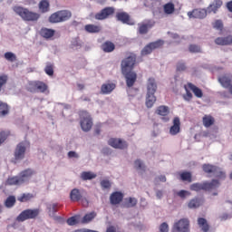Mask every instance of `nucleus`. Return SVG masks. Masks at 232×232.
Here are the masks:
<instances>
[{
  "label": "nucleus",
  "mask_w": 232,
  "mask_h": 232,
  "mask_svg": "<svg viewBox=\"0 0 232 232\" xmlns=\"http://www.w3.org/2000/svg\"><path fill=\"white\" fill-rule=\"evenodd\" d=\"M135 64H137V54L127 53L126 57L121 61V68L128 88H131L137 82V72H133Z\"/></svg>",
  "instance_id": "obj_1"
},
{
  "label": "nucleus",
  "mask_w": 232,
  "mask_h": 232,
  "mask_svg": "<svg viewBox=\"0 0 232 232\" xmlns=\"http://www.w3.org/2000/svg\"><path fill=\"white\" fill-rule=\"evenodd\" d=\"M34 175H35L34 169H26L21 171L18 176L9 177L5 181V184L7 186H22L24 182H28Z\"/></svg>",
  "instance_id": "obj_2"
},
{
  "label": "nucleus",
  "mask_w": 232,
  "mask_h": 232,
  "mask_svg": "<svg viewBox=\"0 0 232 232\" xmlns=\"http://www.w3.org/2000/svg\"><path fill=\"white\" fill-rule=\"evenodd\" d=\"M13 11L19 15L23 21H28L34 23L35 21H39L41 18V14L39 13L30 11L28 8L15 5L13 7Z\"/></svg>",
  "instance_id": "obj_3"
},
{
  "label": "nucleus",
  "mask_w": 232,
  "mask_h": 232,
  "mask_svg": "<svg viewBox=\"0 0 232 232\" xmlns=\"http://www.w3.org/2000/svg\"><path fill=\"white\" fill-rule=\"evenodd\" d=\"M157 92V82L153 78H149L147 82V97L146 106L147 108H153L155 102H157V97L155 92Z\"/></svg>",
  "instance_id": "obj_4"
},
{
  "label": "nucleus",
  "mask_w": 232,
  "mask_h": 232,
  "mask_svg": "<svg viewBox=\"0 0 232 232\" xmlns=\"http://www.w3.org/2000/svg\"><path fill=\"white\" fill-rule=\"evenodd\" d=\"M220 186V182L218 179H212L211 182L205 181L203 183H193L190 185L191 191H211V189H217Z\"/></svg>",
  "instance_id": "obj_5"
},
{
  "label": "nucleus",
  "mask_w": 232,
  "mask_h": 232,
  "mask_svg": "<svg viewBox=\"0 0 232 232\" xmlns=\"http://www.w3.org/2000/svg\"><path fill=\"white\" fill-rule=\"evenodd\" d=\"M80 126L82 131H90L93 126V121L92 120V115L87 111H80Z\"/></svg>",
  "instance_id": "obj_6"
},
{
  "label": "nucleus",
  "mask_w": 232,
  "mask_h": 232,
  "mask_svg": "<svg viewBox=\"0 0 232 232\" xmlns=\"http://www.w3.org/2000/svg\"><path fill=\"white\" fill-rule=\"evenodd\" d=\"M41 210L39 208H27L22 211L16 218L17 222H24L25 220H34L39 217Z\"/></svg>",
  "instance_id": "obj_7"
},
{
  "label": "nucleus",
  "mask_w": 232,
  "mask_h": 232,
  "mask_svg": "<svg viewBox=\"0 0 232 232\" xmlns=\"http://www.w3.org/2000/svg\"><path fill=\"white\" fill-rule=\"evenodd\" d=\"M72 17V13L66 10L58 11L49 17V23H64V21H68Z\"/></svg>",
  "instance_id": "obj_8"
},
{
  "label": "nucleus",
  "mask_w": 232,
  "mask_h": 232,
  "mask_svg": "<svg viewBox=\"0 0 232 232\" xmlns=\"http://www.w3.org/2000/svg\"><path fill=\"white\" fill-rule=\"evenodd\" d=\"M27 146L28 143H26V141H22L16 145L14 153L15 162H19V160H23V159H24Z\"/></svg>",
  "instance_id": "obj_9"
},
{
  "label": "nucleus",
  "mask_w": 232,
  "mask_h": 232,
  "mask_svg": "<svg viewBox=\"0 0 232 232\" xmlns=\"http://www.w3.org/2000/svg\"><path fill=\"white\" fill-rule=\"evenodd\" d=\"M113 14H115V8L104 7L100 12L95 14L94 18L96 21H105V19H110Z\"/></svg>",
  "instance_id": "obj_10"
},
{
  "label": "nucleus",
  "mask_w": 232,
  "mask_h": 232,
  "mask_svg": "<svg viewBox=\"0 0 232 232\" xmlns=\"http://www.w3.org/2000/svg\"><path fill=\"white\" fill-rule=\"evenodd\" d=\"M172 232H189V220L188 218H181L174 223Z\"/></svg>",
  "instance_id": "obj_11"
},
{
  "label": "nucleus",
  "mask_w": 232,
  "mask_h": 232,
  "mask_svg": "<svg viewBox=\"0 0 232 232\" xmlns=\"http://www.w3.org/2000/svg\"><path fill=\"white\" fill-rule=\"evenodd\" d=\"M153 26H155V21L145 20L138 24V34H140V35H146Z\"/></svg>",
  "instance_id": "obj_12"
},
{
  "label": "nucleus",
  "mask_w": 232,
  "mask_h": 232,
  "mask_svg": "<svg viewBox=\"0 0 232 232\" xmlns=\"http://www.w3.org/2000/svg\"><path fill=\"white\" fill-rule=\"evenodd\" d=\"M108 144L115 150H126L128 148V142L119 138H111L108 140Z\"/></svg>",
  "instance_id": "obj_13"
},
{
  "label": "nucleus",
  "mask_w": 232,
  "mask_h": 232,
  "mask_svg": "<svg viewBox=\"0 0 232 232\" xmlns=\"http://www.w3.org/2000/svg\"><path fill=\"white\" fill-rule=\"evenodd\" d=\"M72 202H79L82 200L83 206H88V199L82 198V192L78 188H73L70 193Z\"/></svg>",
  "instance_id": "obj_14"
},
{
  "label": "nucleus",
  "mask_w": 232,
  "mask_h": 232,
  "mask_svg": "<svg viewBox=\"0 0 232 232\" xmlns=\"http://www.w3.org/2000/svg\"><path fill=\"white\" fill-rule=\"evenodd\" d=\"M218 81L223 88H226L227 90L232 85V74L231 73L221 74L220 76H218Z\"/></svg>",
  "instance_id": "obj_15"
},
{
  "label": "nucleus",
  "mask_w": 232,
  "mask_h": 232,
  "mask_svg": "<svg viewBox=\"0 0 232 232\" xmlns=\"http://www.w3.org/2000/svg\"><path fill=\"white\" fill-rule=\"evenodd\" d=\"M116 19L117 21H121V23H122L123 24H129V26H133V24H135V22L131 20L130 14L126 12L117 13Z\"/></svg>",
  "instance_id": "obj_16"
},
{
  "label": "nucleus",
  "mask_w": 232,
  "mask_h": 232,
  "mask_svg": "<svg viewBox=\"0 0 232 232\" xmlns=\"http://www.w3.org/2000/svg\"><path fill=\"white\" fill-rule=\"evenodd\" d=\"M188 15L190 19H204L208 16V9H194L192 12H188Z\"/></svg>",
  "instance_id": "obj_17"
},
{
  "label": "nucleus",
  "mask_w": 232,
  "mask_h": 232,
  "mask_svg": "<svg viewBox=\"0 0 232 232\" xmlns=\"http://www.w3.org/2000/svg\"><path fill=\"white\" fill-rule=\"evenodd\" d=\"M214 43L218 44V46H232V34L219 36L215 39Z\"/></svg>",
  "instance_id": "obj_18"
},
{
  "label": "nucleus",
  "mask_w": 232,
  "mask_h": 232,
  "mask_svg": "<svg viewBox=\"0 0 232 232\" xmlns=\"http://www.w3.org/2000/svg\"><path fill=\"white\" fill-rule=\"evenodd\" d=\"M155 113L157 115H160V117H162V121H164V122H168L169 121V117L168 116V115H169V107L161 105L157 108Z\"/></svg>",
  "instance_id": "obj_19"
},
{
  "label": "nucleus",
  "mask_w": 232,
  "mask_h": 232,
  "mask_svg": "<svg viewBox=\"0 0 232 232\" xmlns=\"http://www.w3.org/2000/svg\"><path fill=\"white\" fill-rule=\"evenodd\" d=\"M124 199V194L121 191L112 192L110 196V202L111 206H117Z\"/></svg>",
  "instance_id": "obj_20"
},
{
  "label": "nucleus",
  "mask_w": 232,
  "mask_h": 232,
  "mask_svg": "<svg viewBox=\"0 0 232 232\" xmlns=\"http://www.w3.org/2000/svg\"><path fill=\"white\" fill-rule=\"evenodd\" d=\"M169 135L175 136L180 133V118L175 117L172 121V126L169 128Z\"/></svg>",
  "instance_id": "obj_21"
},
{
  "label": "nucleus",
  "mask_w": 232,
  "mask_h": 232,
  "mask_svg": "<svg viewBox=\"0 0 232 232\" xmlns=\"http://www.w3.org/2000/svg\"><path fill=\"white\" fill-rule=\"evenodd\" d=\"M223 2L222 0H215L213 3H211L208 8L207 12L208 14H217L218 12V9L222 7Z\"/></svg>",
  "instance_id": "obj_22"
},
{
  "label": "nucleus",
  "mask_w": 232,
  "mask_h": 232,
  "mask_svg": "<svg viewBox=\"0 0 232 232\" xmlns=\"http://www.w3.org/2000/svg\"><path fill=\"white\" fill-rule=\"evenodd\" d=\"M84 30L87 34H99L102 30V27L101 25L89 24L84 26Z\"/></svg>",
  "instance_id": "obj_23"
},
{
  "label": "nucleus",
  "mask_w": 232,
  "mask_h": 232,
  "mask_svg": "<svg viewBox=\"0 0 232 232\" xmlns=\"http://www.w3.org/2000/svg\"><path fill=\"white\" fill-rule=\"evenodd\" d=\"M40 35L44 39H52L55 35V30L44 27L40 30Z\"/></svg>",
  "instance_id": "obj_24"
},
{
  "label": "nucleus",
  "mask_w": 232,
  "mask_h": 232,
  "mask_svg": "<svg viewBox=\"0 0 232 232\" xmlns=\"http://www.w3.org/2000/svg\"><path fill=\"white\" fill-rule=\"evenodd\" d=\"M115 88H116L115 83H103L101 87V92L103 95H108L111 93V92H113Z\"/></svg>",
  "instance_id": "obj_25"
},
{
  "label": "nucleus",
  "mask_w": 232,
  "mask_h": 232,
  "mask_svg": "<svg viewBox=\"0 0 232 232\" xmlns=\"http://www.w3.org/2000/svg\"><path fill=\"white\" fill-rule=\"evenodd\" d=\"M188 88L193 92L195 97H198V99H202L204 97V92H202V89L197 87L195 84L188 82Z\"/></svg>",
  "instance_id": "obj_26"
},
{
  "label": "nucleus",
  "mask_w": 232,
  "mask_h": 232,
  "mask_svg": "<svg viewBox=\"0 0 232 232\" xmlns=\"http://www.w3.org/2000/svg\"><path fill=\"white\" fill-rule=\"evenodd\" d=\"M101 48L105 53H111V52L115 50V44L111 41H106L102 44Z\"/></svg>",
  "instance_id": "obj_27"
},
{
  "label": "nucleus",
  "mask_w": 232,
  "mask_h": 232,
  "mask_svg": "<svg viewBox=\"0 0 232 232\" xmlns=\"http://www.w3.org/2000/svg\"><path fill=\"white\" fill-rule=\"evenodd\" d=\"M38 8L41 14H46V12H50V2L48 0H42L38 4Z\"/></svg>",
  "instance_id": "obj_28"
},
{
  "label": "nucleus",
  "mask_w": 232,
  "mask_h": 232,
  "mask_svg": "<svg viewBox=\"0 0 232 232\" xmlns=\"http://www.w3.org/2000/svg\"><path fill=\"white\" fill-rule=\"evenodd\" d=\"M36 92L39 93H45V95H48L50 93V89H48V84H46L44 82L38 81V85Z\"/></svg>",
  "instance_id": "obj_29"
},
{
  "label": "nucleus",
  "mask_w": 232,
  "mask_h": 232,
  "mask_svg": "<svg viewBox=\"0 0 232 232\" xmlns=\"http://www.w3.org/2000/svg\"><path fill=\"white\" fill-rule=\"evenodd\" d=\"M203 126L205 128H211L215 124V118L211 115H205L202 119Z\"/></svg>",
  "instance_id": "obj_30"
},
{
  "label": "nucleus",
  "mask_w": 232,
  "mask_h": 232,
  "mask_svg": "<svg viewBox=\"0 0 232 232\" xmlns=\"http://www.w3.org/2000/svg\"><path fill=\"white\" fill-rule=\"evenodd\" d=\"M33 198H35V195L32 193H24L17 198L18 202H30Z\"/></svg>",
  "instance_id": "obj_31"
},
{
  "label": "nucleus",
  "mask_w": 232,
  "mask_h": 232,
  "mask_svg": "<svg viewBox=\"0 0 232 232\" xmlns=\"http://www.w3.org/2000/svg\"><path fill=\"white\" fill-rule=\"evenodd\" d=\"M82 180H93V179H97V174L92 171H83L81 174Z\"/></svg>",
  "instance_id": "obj_32"
},
{
  "label": "nucleus",
  "mask_w": 232,
  "mask_h": 232,
  "mask_svg": "<svg viewBox=\"0 0 232 232\" xmlns=\"http://www.w3.org/2000/svg\"><path fill=\"white\" fill-rule=\"evenodd\" d=\"M10 113V106L6 103L0 102V117H6Z\"/></svg>",
  "instance_id": "obj_33"
},
{
  "label": "nucleus",
  "mask_w": 232,
  "mask_h": 232,
  "mask_svg": "<svg viewBox=\"0 0 232 232\" xmlns=\"http://www.w3.org/2000/svg\"><path fill=\"white\" fill-rule=\"evenodd\" d=\"M198 224L203 232L209 231V225L208 224V220H206V218H199L198 219Z\"/></svg>",
  "instance_id": "obj_34"
},
{
  "label": "nucleus",
  "mask_w": 232,
  "mask_h": 232,
  "mask_svg": "<svg viewBox=\"0 0 232 232\" xmlns=\"http://www.w3.org/2000/svg\"><path fill=\"white\" fill-rule=\"evenodd\" d=\"M202 169L205 173H217L218 168L214 165L204 164Z\"/></svg>",
  "instance_id": "obj_35"
},
{
  "label": "nucleus",
  "mask_w": 232,
  "mask_h": 232,
  "mask_svg": "<svg viewBox=\"0 0 232 232\" xmlns=\"http://www.w3.org/2000/svg\"><path fill=\"white\" fill-rule=\"evenodd\" d=\"M164 13L167 14V15H170V14H173L175 12V5L173 3H168L163 5Z\"/></svg>",
  "instance_id": "obj_36"
},
{
  "label": "nucleus",
  "mask_w": 232,
  "mask_h": 232,
  "mask_svg": "<svg viewBox=\"0 0 232 232\" xmlns=\"http://www.w3.org/2000/svg\"><path fill=\"white\" fill-rule=\"evenodd\" d=\"M200 199H198V198H192L188 204V207L190 208V209H195L197 208H200Z\"/></svg>",
  "instance_id": "obj_37"
},
{
  "label": "nucleus",
  "mask_w": 232,
  "mask_h": 232,
  "mask_svg": "<svg viewBox=\"0 0 232 232\" xmlns=\"http://www.w3.org/2000/svg\"><path fill=\"white\" fill-rule=\"evenodd\" d=\"M95 217H97L95 212H90L83 217L82 223L88 224V222H92Z\"/></svg>",
  "instance_id": "obj_38"
},
{
  "label": "nucleus",
  "mask_w": 232,
  "mask_h": 232,
  "mask_svg": "<svg viewBox=\"0 0 232 232\" xmlns=\"http://www.w3.org/2000/svg\"><path fill=\"white\" fill-rule=\"evenodd\" d=\"M180 179L183 181V182H192V177H191V172H188V171H185V172H181L180 175Z\"/></svg>",
  "instance_id": "obj_39"
},
{
  "label": "nucleus",
  "mask_w": 232,
  "mask_h": 232,
  "mask_svg": "<svg viewBox=\"0 0 232 232\" xmlns=\"http://www.w3.org/2000/svg\"><path fill=\"white\" fill-rule=\"evenodd\" d=\"M37 85H38V81L29 82L26 88L27 92H30V93L37 92Z\"/></svg>",
  "instance_id": "obj_40"
},
{
  "label": "nucleus",
  "mask_w": 232,
  "mask_h": 232,
  "mask_svg": "<svg viewBox=\"0 0 232 232\" xmlns=\"http://www.w3.org/2000/svg\"><path fill=\"white\" fill-rule=\"evenodd\" d=\"M5 59L10 63H15V61H17V56L12 52H7L5 53Z\"/></svg>",
  "instance_id": "obj_41"
},
{
  "label": "nucleus",
  "mask_w": 232,
  "mask_h": 232,
  "mask_svg": "<svg viewBox=\"0 0 232 232\" xmlns=\"http://www.w3.org/2000/svg\"><path fill=\"white\" fill-rule=\"evenodd\" d=\"M5 208H14L15 206V197L9 196L5 200Z\"/></svg>",
  "instance_id": "obj_42"
},
{
  "label": "nucleus",
  "mask_w": 232,
  "mask_h": 232,
  "mask_svg": "<svg viewBox=\"0 0 232 232\" xmlns=\"http://www.w3.org/2000/svg\"><path fill=\"white\" fill-rule=\"evenodd\" d=\"M80 217L79 216H73L67 219L68 226H77L79 224Z\"/></svg>",
  "instance_id": "obj_43"
},
{
  "label": "nucleus",
  "mask_w": 232,
  "mask_h": 232,
  "mask_svg": "<svg viewBox=\"0 0 232 232\" xmlns=\"http://www.w3.org/2000/svg\"><path fill=\"white\" fill-rule=\"evenodd\" d=\"M150 44L152 50H157V48H162V46H164V41L158 40V41L150 43Z\"/></svg>",
  "instance_id": "obj_44"
},
{
  "label": "nucleus",
  "mask_w": 232,
  "mask_h": 232,
  "mask_svg": "<svg viewBox=\"0 0 232 232\" xmlns=\"http://www.w3.org/2000/svg\"><path fill=\"white\" fill-rule=\"evenodd\" d=\"M134 168L135 169H140L141 171H146V166L140 160H136L134 161Z\"/></svg>",
  "instance_id": "obj_45"
},
{
  "label": "nucleus",
  "mask_w": 232,
  "mask_h": 232,
  "mask_svg": "<svg viewBox=\"0 0 232 232\" xmlns=\"http://www.w3.org/2000/svg\"><path fill=\"white\" fill-rule=\"evenodd\" d=\"M213 28L216 30H218L219 32H222L224 30V23H222V20H216L213 24Z\"/></svg>",
  "instance_id": "obj_46"
},
{
  "label": "nucleus",
  "mask_w": 232,
  "mask_h": 232,
  "mask_svg": "<svg viewBox=\"0 0 232 232\" xmlns=\"http://www.w3.org/2000/svg\"><path fill=\"white\" fill-rule=\"evenodd\" d=\"M153 52V47H151V44H147L142 50H141V55H150Z\"/></svg>",
  "instance_id": "obj_47"
},
{
  "label": "nucleus",
  "mask_w": 232,
  "mask_h": 232,
  "mask_svg": "<svg viewBox=\"0 0 232 232\" xmlns=\"http://www.w3.org/2000/svg\"><path fill=\"white\" fill-rule=\"evenodd\" d=\"M188 51L190 52V53H200V52H202L200 46L197 44H190L188 46Z\"/></svg>",
  "instance_id": "obj_48"
},
{
  "label": "nucleus",
  "mask_w": 232,
  "mask_h": 232,
  "mask_svg": "<svg viewBox=\"0 0 232 232\" xmlns=\"http://www.w3.org/2000/svg\"><path fill=\"white\" fill-rule=\"evenodd\" d=\"M44 72L47 75L52 77V75H53V65L51 63H47Z\"/></svg>",
  "instance_id": "obj_49"
},
{
  "label": "nucleus",
  "mask_w": 232,
  "mask_h": 232,
  "mask_svg": "<svg viewBox=\"0 0 232 232\" xmlns=\"http://www.w3.org/2000/svg\"><path fill=\"white\" fill-rule=\"evenodd\" d=\"M6 82H8V75L6 74L0 75V92L1 90H3V87L5 86V84H6Z\"/></svg>",
  "instance_id": "obj_50"
},
{
  "label": "nucleus",
  "mask_w": 232,
  "mask_h": 232,
  "mask_svg": "<svg viewBox=\"0 0 232 232\" xmlns=\"http://www.w3.org/2000/svg\"><path fill=\"white\" fill-rule=\"evenodd\" d=\"M101 186L102 189H111V182L108 179H102L101 181Z\"/></svg>",
  "instance_id": "obj_51"
},
{
  "label": "nucleus",
  "mask_w": 232,
  "mask_h": 232,
  "mask_svg": "<svg viewBox=\"0 0 232 232\" xmlns=\"http://www.w3.org/2000/svg\"><path fill=\"white\" fill-rule=\"evenodd\" d=\"M128 202L126 203L127 208H135L137 206V198H129Z\"/></svg>",
  "instance_id": "obj_52"
},
{
  "label": "nucleus",
  "mask_w": 232,
  "mask_h": 232,
  "mask_svg": "<svg viewBox=\"0 0 232 232\" xmlns=\"http://www.w3.org/2000/svg\"><path fill=\"white\" fill-rule=\"evenodd\" d=\"M178 197H179V198H186L187 197H189L191 195V192L188 191V190H179V192H177Z\"/></svg>",
  "instance_id": "obj_53"
},
{
  "label": "nucleus",
  "mask_w": 232,
  "mask_h": 232,
  "mask_svg": "<svg viewBox=\"0 0 232 232\" xmlns=\"http://www.w3.org/2000/svg\"><path fill=\"white\" fill-rule=\"evenodd\" d=\"M8 139V133L5 131H1L0 132V146Z\"/></svg>",
  "instance_id": "obj_54"
},
{
  "label": "nucleus",
  "mask_w": 232,
  "mask_h": 232,
  "mask_svg": "<svg viewBox=\"0 0 232 232\" xmlns=\"http://www.w3.org/2000/svg\"><path fill=\"white\" fill-rule=\"evenodd\" d=\"M57 208H58V205L55 203L48 206V209H49L50 213H57Z\"/></svg>",
  "instance_id": "obj_55"
},
{
  "label": "nucleus",
  "mask_w": 232,
  "mask_h": 232,
  "mask_svg": "<svg viewBox=\"0 0 232 232\" xmlns=\"http://www.w3.org/2000/svg\"><path fill=\"white\" fill-rule=\"evenodd\" d=\"M184 99L185 101H191L193 99V94L187 88H186V94L184 95Z\"/></svg>",
  "instance_id": "obj_56"
},
{
  "label": "nucleus",
  "mask_w": 232,
  "mask_h": 232,
  "mask_svg": "<svg viewBox=\"0 0 232 232\" xmlns=\"http://www.w3.org/2000/svg\"><path fill=\"white\" fill-rule=\"evenodd\" d=\"M186 70V63H178L177 64V71L178 72H185Z\"/></svg>",
  "instance_id": "obj_57"
},
{
  "label": "nucleus",
  "mask_w": 232,
  "mask_h": 232,
  "mask_svg": "<svg viewBox=\"0 0 232 232\" xmlns=\"http://www.w3.org/2000/svg\"><path fill=\"white\" fill-rule=\"evenodd\" d=\"M68 158L69 159H79V154L77 152L71 150L68 152Z\"/></svg>",
  "instance_id": "obj_58"
},
{
  "label": "nucleus",
  "mask_w": 232,
  "mask_h": 232,
  "mask_svg": "<svg viewBox=\"0 0 232 232\" xmlns=\"http://www.w3.org/2000/svg\"><path fill=\"white\" fill-rule=\"evenodd\" d=\"M216 177H217L218 179H226V172L217 170V172H216Z\"/></svg>",
  "instance_id": "obj_59"
},
{
  "label": "nucleus",
  "mask_w": 232,
  "mask_h": 232,
  "mask_svg": "<svg viewBox=\"0 0 232 232\" xmlns=\"http://www.w3.org/2000/svg\"><path fill=\"white\" fill-rule=\"evenodd\" d=\"M157 179H159V180H160V182H166V176H160L159 178H156V180H157Z\"/></svg>",
  "instance_id": "obj_60"
},
{
  "label": "nucleus",
  "mask_w": 232,
  "mask_h": 232,
  "mask_svg": "<svg viewBox=\"0 0 232 232\" xmlns=\"http://www.w3.org/2000/svg\"><path fill=\"white\" fill-rule=\"evenodd\" d=\"M227 218H229V216L227 214H223L220 217V220H227Z\"/></svg>",
  "instance_id": "obj_61"
},
{
  "label": "nucleus",
  "mask_w": 232,
  "mask_h": 232,
  "mask_svg": "<svg viewBox=\"0 0 232 232\" xmlns=\"http://www.w3.org/2000/svg\"><path fill=\"white\" fill-rule=\"evenodd\" d=\"M162 191L161 190H158L157 192H156V196H157V198H162Z\"/></svg>",
  "instance_id": "obj_62"
},
{
  "label": "nucleus",
  "mask_w": 232,
  "mask_h": 232,
  "mask_svg": "<svg viewBox=\"0 0 232 232\" xmlns=\"http://www.w3.org/2000/svg\"><path fill=\"white\" fill-rule=\"evenodd\" d=\"M227 9L229 10V12H232V1H230V2H228V3L227 4Z\"/></svg>",
  "instance_id": "obj_63"
},
{
  "label": "nucleus",
  "mask_w": 232,
  "mask_h": 232,
  "mask_svg": "<svg viewBox=\"0 0 232 232\" xmlns=\"http://www.w3.org/2000/svg\"><path fill=\"white\" fill-rule=\"evenodd\" d=\"M94 133H95V135H101V127H97V128L94 130Z\"/></svg>",
  "instance_id": "obj_64"
}]
</instances>
